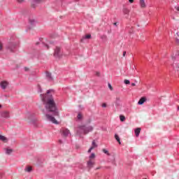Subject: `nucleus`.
<instances>
[{
  "instance_id": "45",
  "label": "nucleus",
  "mask_w": 179,
  "mask_h": 179,
  "mask_svg": "<svg viewBox=\"0 0 179 179\" xmlns=\"http://www.w3.org/2000/svg\"><path fill=\"white\" fill-rule=\"evenodd\" d=\"M96 170H100V167L96 168Z\"/></svg>"
},
{
  "instance_id": "25",
  "label": "nucleus",
  "mask_w": 179,
  "mask_h": 179,
  "mask_svg": "<svg viewBox=\"0 0 179 179\" xmlns=\"http://www.w3.org/2000/svg\"><path fill=\"white\" fill-rule=\"evenodd\" d=\"M102 152L103 153H105V155H107V156H110V154L108 152V150H106V149H103Z\"/></svg>"
},
{
  "instance_id": "16",
  "label": "nucleus",
  "mask_w": 179,
  "mask_h": 179,
  "mask_svg": "<svg viewBox=\"0 0 179 179\" xmlns=\"http://www.w3.org/2000/svg\"><path fill=\"white\" fill-rule=\"evenodd\" d=\"M139 5L141 8H146V3H145V0H140Z\"/></svg>"
},
{
  "instance_id": "28",
  "label": "nucleus",
  "mask_w": 179,
  "mask_h": 179,
  "mask_svg": "<svg viewBox=\"0 0 179 179\" xmlns=\"http://www.w3.org/2000/svg\"><path fill=\"white\" fill-rule=\"evenodd\" d=\"M38 93L43 92V89H41V86H40V85H38Z\"/></svg>"
},
{
  "instance_id": "13",
  "label": "nucleus",
  "mask_w": 179,
  "mask_h": 179,
  "mask_svg": "<svg viewBox=\"0 0 179 179\" xmlns=\"http://www.w3.org/2000/svg\"><path fill=\"white\" fill-rule=\"evenodd\" d=\"M0 141H1V142H3L4 143H8L9 139L4 136L0 134Z\"/></svg>"
},
{
  "instance_id": "21",
  "label": "nucleus",
  "mask_w": 179,
  "mask_h": 179,
  "mask_svg": "<svg viewBox=\"0 0 179 179\" xmlns=\"http://www.w3.org/2000/svg\"><path fill=\"white\" fill-rule=\"evenodd\" d=\"M29 120V124H32L33 125H36V119H32L31 117H28Z\"/></svg>"
},
{
  "instance_id": "4",
  "label": "nucleus",
  "mask_w": 179,
  "mask_h": 179,
  "mask_svg": "<svg viewBox=\"0 0 179 179\" xmlns=\"http://www.w3.org/2000/svg\"><path fill=\"white\" fill-rule=\"evenodd\" d=\"M64 55L62 50H61V48L59 47H56L55 49V52H54V57L55 58H62V56Z\"/></svg>"
},
{
  "instance_id": "29",
  "label": "nucleus",
  "mask_w": 179,
  "mask_h": 179,
  "mask_svg": "<svg viewBox=\"0 0 179 179\" xmlns=\"http://www.w3.org/2000/svg\"><path fill=\"white\" fill-rule=\"evenodd\" d=\"M124 83L125 85H130L131 84V82L129 81V80H124Z\"/></svg>"
},
{
  "instance_id": "3",
  "label": "nucleus",
  "mask_w": 179,
  "mask_h": 179,
  "mask_svg": "<svg viewBox=\"0 0 179 179\" xmlns=\"http://www.w3.org/2000/svg\"><path fill=\"white\" fill-rule=\"evenodd\" d=\"M16 47H17V43L10 41L6 45V50L9 51L10 52H15V50H16Z\"/></svg>"
},
{
  "instance_id": "27",
  "label": "nucleus",
  "mask_w": 179,
  "mask_h": 179,
  "mask_svg": "<svg viewBox=\"0 0 179 179\" xmlns=\"http://www.w3.org/2000/svg\"><path fill=\"white\" fill-rule=\"evenodd\" d=\"M120 121H121L122 122H124V121H125V116L121 115L120 116Z\"/></svg>"
},
{
  "instance_id": "47",
  "label": "nucleus",
  "mask_w": 179,
  "mask_h": 179,
  "mask_svg": "<svg viewBox=\"0 0 179 179\" xmlns=\"http://www.w3.org/2000/svg\"><path fill=\"white\" fill-rule=\"evenodd\" d=\"M178 111H179V106H178Z\"/></svg>"
},
{
  "instance_id": "43",
  "label": "nucleus",
  "mask_w": 179,
  "mask_h": 179,
  "mask_svg": "<svg viewBox=\"0 0 179 179\" xmlns=\"http://www.w3.org/2000/svg\"><path fill=\"white\" fill-rule=\"evenodd\" d=\"M131 86H136V84H135V83H131Z\"/></svg>"
},
{
  "instance_id": "11",
  "label": "nucleus",
  "mask_w": 179,
  "mask_h": 179,
  "mask_svg": "<svg viewBox=\"0 0 179 179\" xmlns=\"http://www.w3.org/2000/svg\"><path fill=\"white\" fill-rule=\"evenodd\" d=\"M147 100L145 96L141 97L138 102V106H142Z\"/></svg>"
},
{
  "instance_id": "31",
  "label": "nucleus",
  "mask_w": 179,
  "mask_h": 179,
  "mask_svg": "<svg viewBox=\"0 0 179 179\" xmlns=\"http://www.w3.org/2000/svg\"><path fill=\"white\" fill-rule=\"evenodd\" d=\"M108 86L110 90H111V91L113 90V86H111V84H110V83H108Z\"/></svg>"
},
{
  "instance_id": "46",
  "label": "nucleus",
  "mask_w": 179,
  "mask_h": 179,
  "mask_svg": "<svg viewBox=\"0 0 179 179\" xmlns=\"http://www.w3.org/2000/svg\"><path fill=\"white\" fill-rule=\"evenodd\" d=\"M0 108H2V105H0Z\"/></svg>"
},
{
  "instance_id": "23",
  "label": "nucleus",
  "mask_w": 179,
  "mask_h": 179,
  "mask_svg": "<svg viewBox=\"0 0 179 179\" xmlns=\"http://www.w3.org/2000/svg\"><path fill=\"white\" fill-rule=\"evenodd\" d=\"M115 138L116 141L118 142V143L121 144V141L118 134H115Z\"/></svg>"
},
{
  "instance_id": "33",
  "label": "nucleus",
  "mask_w": 179,
  "mask_h": 179,
  "mask_svg": "<svg viewBox=\"0 0 179 179\" xmlns=\"http://www.w3.org/2000/svg\"><path fill=\"white\" fill-rule=\"evenodd\" d=\"M17 2L18 3H23V2H24V0H17Z\"/></svg>"
},
{
  "instance_id": "37",
  "label": "nucleus",
  "mask_w": 179,
  "mask_h": 179,
  "mask_svg": "<svg viewBox=\"0 0 179 179\" xmlns=\"http://www.w3.org/2000/svg\"><path fill=\"white\" fill-rule=\"evenodd\" d=\"M125 55H127V52H126V51H124V52H123V57H125Z\"/></svg>"
},
{
  "instance_id": "5",
  "label": "nucleus",
  "mask_w": 179,
  "mask_h": 179,
  "mask_svg": "<svg viewBox=\"0 0 179 179\" xmlns=\"http://www.w3.org/2000/svg\"><path fill=\"white\" fill-rule=\"evenodd\" d=\"M45 78L48 82H54V77H52V73L50 72H45Z\"/></svg>"
},
{
  "instance_id": "48",
  "label": "nucleus",
  "mask_w": 179,
  "mask_h": 179,
  "mask_svg": "<svg viewBox=\"0 0 179 179\" xmlns=\"http://www.w3.org/2000/svg\"><path fill=\"white\" fill-rule=\"evenodd\" d=\"M75 1H79V0H75Z\"/></svg>"
},
{
  "instance_id": "6",
  "label": "nucleus",
  "mask_w": 179,
  "mask_h": 179,
  "mask_svg": "<svg viewBox=\"0 0 179 179\" xmlns=\"http://www.w3.org/2000/svg\"><path fill=\"white\" fill-rule=\"evenodd\" d=\"M9 86V82L6 80H3L0 82V87L3 90H5L6 88Z\"/></svg>"
},
{
  "instance_id": "36",
  "label": "nucleus",
  "mask_w": 179,
  "mask_h": 179,
  "mask_svg": "<svg viewBox=\"0 0 179 179\" xmlns=\"http://www.w3.org/2000/svg\"><path fill=\"white\" fill-rule=\"evenodd\" d=\"M102 107H103V108L107 107V104H106V103H103V104H102Z\"/></svg>"
},
{
  "instance_id": "38",
  "label": "nucleus",
  "mask_w": 179,
  "mask_h": 179,
  "mask_svg": "<svg viewBox=\"0 0 179 179\" xmlns=\"http://www.w3.org/2000/svg\"><path fill=\"white\" fill-rule=\"evenodd\" d=\"M129 3H134V0H129Z\"/></svg>"
},
{
  "instance_id": "22",
  "label": "nucleus",
  "mask_w": 179,
  "mask_h": 179,
  "mask_svg": "<svg viewBox=\"0 0 179 179\" xmlns=\"http://www.w3.org/2000/svg\"><path fill=\"white\" fill-rule=\"evenodd\" d=\"M29 24H31V26H34V24H36V23L35 20H33V19H29Z\"/></svg>"
},
{
  "instance_id": "17",
  "label": "nucleus",
  "mask_w": 179,
  "mask_h": 179,
  "mask_svg": "<svg viewBox=\"0 0 179 179\" xmlns=\"http://www.w3.org/2000/svg\"><path fill=\"white\" fill-rule=\"evenodd\" d=\"M4 150H6V155H11L13 152V149L5 148Z\"/></svg>"
},
{
  "instance_id": "24",
  "label": "nucleus",
  "mask_w": 179,
  "mask_h": 179,
  "mask_svg": "<svg viewBox=\"0 0 179 179\" xmlns=\"http://www.w3.org/2000/svg\"><path fill=\"white\" fill-rule=\"evenodd\" d=\"M92 38V35L90 34H87L86 35L83 39H81V41H83L84 39H89V38Z\"/></svg>"
},
{
  "instance_id": "9",
  "label": "nucleus",
  "mask_w": 179,
  "mask_h": 179,
  "mask_svg": "<svg viewBox=\"0 0 179 179\" xmlns=\"http://www.w3.org/2000/svg\"><path fill=\"white\" fill-rule=\"evenodd\" d=\"M40 44L42 45V47H45V50H48L50 48V46H48V45L44 42H42V43L36 42V45H38Z\"/></svg>"
},
{
  "instance_id": "18",
  "label": "nucleus",
  "mask_w": 179,
  "mask_h": 179,
  "mask_svg": "<svg viewBox=\"0 0 179 179\" xmlns=\"http://www.w3.org/2000/svg\"><path fill=\"white\" fill-rule=\"evenodd\" d=\"M178 55H179V52H178V50H177L176 52V54L173 53V55H172V59L173 61H176V58H177V57H178Z\"/></svg>"
},
{
  "instance_id": "44",
  "label": "nucleus",
  "mask_w": 179,
  "mask_h": 179,
  "mask_svg": "<svg viewBox=\"0 0 179 179\" xmlns=\"http://www.w3.org/2000/svg\"><path fill=\"white\" fill-rule=\"evenodd\" d=\"M113 24H114V26H117V22H114Z\"/></svg>"
},
{
  "instance_id": "32",
  "label": "nucleus",
  "mask_w": 179,
  "mask_h": 179,
  "mask_svg": "<svg viewBox=\"0 0 179 179\" xmlns=\"http://www.w3.org/2000/svg\"><path fill=\"white\" fill-rule=\"evenodd\" d=\"M78 120H81L82 119V114L81 113H78V116H77Z\"/></svg>"
},
{
  "instance_id": "35",
  "label": "nucleus",
  "mask_w": 179,
  "mask_h": 179,
  "mask_svg": "<svg viewBox=\"0 0 179 179\" xmlns=\"http://www.w3.org/2000/svg\"><path fill=\"white\" fill-rule=\"evenodd\" d=\"M101 38L106 39V38H107V36L103 35L102 36H101Z\"/></svg>"
},
{
  "instance_id": "20",
  "label": "nucleus",
  "mask_w": 179,
  "mask_h": 179,
  "mask_svg": "<svg viewBox=\"0 0 179 179\" xmlns=\"http://www.w3.org/2000/svg\"><path fill=\"white\" fill-rule=\"evenodd\" d=\"M24 171H26L27 173H31V171H33V169L31 168V166H27L24 169Z\"/></svg>"
},
{
  "instance_id": "42",
  "label": "nucleus",
  "mask_w": 179,
  "mask_h": 179,
  "mask_svg": "<svg viewBox=\"0 0 179 179\" xmlns=\"http://www.w3.org/2000/svg\"><path fill=\"white\" fill-rule=\"evenodd\" d=\"M59 143H63L62 140H59Z\"/></svg>"
},
{
  "instance_id": "40",
  "label": "nucleus",
  "mask_w": 179,
  "mask_h": 179,
  "mask_svg": "<svg viewBox=\"0 0 179 179\" xmlns=\"http://www.w3.org/2000/svg\"><path fill=\"white\" fill-rule=\"evenodd\" d=\"M96 76H100V73L99 72H96Z\"/></svg>"
},
{
  "instance_id": "19",
  "label": "nucleus",
  "mask_w": 179,
  "mask_h": 179,
  "mask_svg": "<svg viewBox=\"0 0 179 179\" xmlns=\"http://www.w3.org/2000/svg\"><path fill=\"white\" fill-rule=\"evenodd\" d=\"M134 132H135V134H136V136H139V134H141V128H137L134 130Z\"/></svg>"
},
{
  "instance_id": "39",
  "label": "nucleus",
  "mask_w": 179,
  "mask_h": 179,
  "mask_svg": "<svg viewBox=\"0 0 179 179\" xmlns=\"http://www.w3.org/2000/svg\"><path fill=\"white\" fill-rule=\"evenodd\" d=\"M24 71H25L26 72H27V71H29V68L24 67Z\"/></svg>"
},
{
  "instance_id": "10",
  "label": "nucleus",
  "mask_w": 179,
  "mask_h": 179,
  "mask_svg": "<svg viewBox=\"0 0 179 179\" xmlns=\"http://www.w3.org/2000/svg\"><path fill=\"white\" fill-rule=\"evenodd\" d=\"M171 66L173 68L175 72H178L179 66L178 62H173V64H171Z\"/></svg>"
},
{
  "instance_id": "8",
  "label": "nucleus",
  "mask_w": 179,
  "mask_h": 179,
  "mask_svg": "<svg viewBox=\"0 0 179 179\" xmlns=\"http://www.w3.org/2000/svg\"><path fill=\"white\" fill-rule=\"evenodd\" d=\"M129 12H131V10H129L128 8L124 6L122 8V13L123 15H127V16H129Z\"/></svg>"
},
{
  "instance_id": "30",
  "label": "nucleus",
  "mask_w": 179,
  "mask_h": 179,
  "mask_svg": "<svg viewBox=\"0 0 179 179\" xmlns=\"http://www.w3.org/2000/svg\"><path fill=\"white\" fill-rule=\"evenodd\" d=\"M96 157V155L94 153H92L90 156V159H94Z\"/></svg>"
},
{
  "instance_id": "34",
  "label": "nucleus",
  "mask_w": 179,
  "mask_h": 179,
  "mask_svg": "<svg viewBox=\"0 0 179 179\" xmlns=\"http://www.w3.org/2000/svg\"><path fill=\"white\" fill-rule=\"evenodd\" d=\"M93 149V147H90V148L88 150V153H90Z\"/></svg>"
},
{
  "instance_id": "7",
  "label": "nucleus",
  "mask_w": 179,
  "mask_h": 179,
  "mask_svg": "<svg viewBox=\"0 0 179 179\" xmlns=\"http://www.w3.org/2000/svg\"><path fill=\"white\" fill-rule=\"evenodd\" d=\"M0 115L2 118H10V113L6 110H3L0 113Z\"/></svg>"
},
{
  "instance_id": "1",
  "label": "nucleus",
  "mask_w": 179,
  "mask_h": 179,
  "mask_svg": "<svg viewBox=\"0 0 179 179\" xmlns=\"http://www.w3.org/2000/svg\"><path fill=\"white\" fill-rule=\"evenodd\" d=\"M51 92H54V90H49L45 94H41L40 98L43 106H45L46 120L52 122V124H58V121H57L55 117H59V110Z\"/></svg>"
},
{
  "instance_id": "12",
  "label": "nucleus",
  "mask_w": 179,
  "mask_h": 179,
  "mask_svg": "<svg viewBox=\"0 0 179 179\" xmlns=\"http://www.w3.org/2000/svg\"><path fill=\"white\" fill-rule=\"evenodd\" d=\"M115 104L116 107L121 106V98H120L119 96H117L115 101Z\"/></svg>"
},
{
  "instance_id": "15",
  "label": "nucleus",
  "mask_w": 179,
  "mask_h": 179,
  "mask_svg": "<svg viewBox=\"0 0 179 179\" xmlns=\"http://www.w3.org/2000/svg\"><path fill=\"white\" fill-rule=\"evenodd\" d=\"M87 167L90 169H93V166H94V162H92V160H90L87 162Z\"/></svg>"
},
{
  "instance_id": "14",
  "label": "nucleus",
  "mask_w": 179,
  "mask_h": 179,
  "mask_svg": "<svg viewBox=\"0 0 179 179\" xmlns=\"http://www.w3.org/2000/svg\"><path fill=\"white\" fill-rule=\"evenodd\" d=\"M69 134H71V132L69 131V130L68 129H63L62 135L64 136H68V135H69Z\"/></svg>"
},
{
  "instance_id": "26",
  "label": "nucleus",
  "mask_w": 179,
  "mask_h": 179,
  "mask_svg": "<svg viewBox=\"0 0 179 179\" xmlns=\"http://www.w3.org/2000/svg\"><path fill=\"white\" fill-rule=\"evenodd\" d=\"M92 146L91 148H93V149H94V148H97V144H96V141L94 140L92 141Z\"/></svg>"
},
{
  "instance_id": "2",
  "label": "nucleus",
  "mask_w": 179,
  "mask_h": 179,
  "mask_svg": "<svg viewBox=\"0 0 179 179\" xmlns=\"http://www.w3.org/2000/svg\"><path fill=\"white\" fill-rule=\"evenodd\" d=\"M92 131H93V127L92 126L83 124L78 126L77 129V134L80 138H82V135H87V134H89V132H92Z\"/></svg>"
},
{
  "instance_id": "41",
  "label": "nucleus",
  "mask_w": 179,
  "mask_h": 179,
  "mask_svg": "<svg viewBox=\"0 0 179 179\" xmlns=\"http://www.w3.org/2000/svg\"><path fill=\"white\" fill-rule=\"evenodd\" d=\"M176 42L178 44L179 43V39L176 38Z\"/></svg>"
}]
</instances>
